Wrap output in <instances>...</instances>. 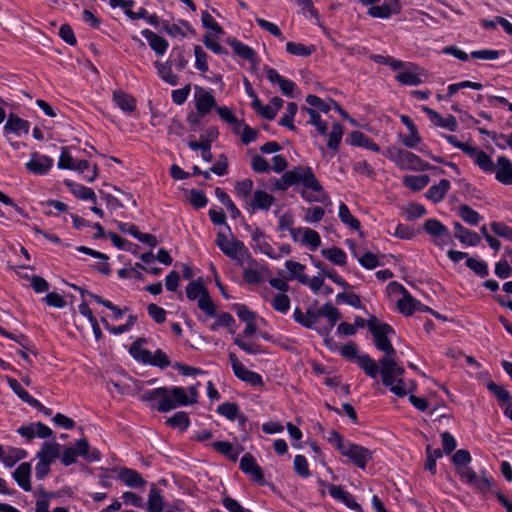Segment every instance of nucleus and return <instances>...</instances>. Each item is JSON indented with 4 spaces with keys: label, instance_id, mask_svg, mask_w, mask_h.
Returning a JSON list of instances; mask_svg holds the SVG:
<instances>
[{
    "label": "nucleus",
    "instance_id": "bf43d9fd",
    "mask_svg": "<svg viewBox=\"0 0 512 512\" xmlns=\"http://www.w3.org/2000/svg\"><path fill=\"white\" fill-rule=\"evenodd\" d=\"M71 170L78 171L83 174L88 181H92L96 177V168L91 166L87 160H76Z\"/></svg>",
    "mask_w": 512,
    "mask_h": 512
},
{
    "label": "nucleus",
    "instance_id": "79ce46f5",
    "mask_svg": "<svg viewBox=\"0 0 512 512\" xmlns=\"http://www.w3.org/2000/svg\"><path fill=\"white\" fill-rule=\"evenodd\" d=\"M6 381L11 390L28 405H37V399L32 397L22 385L14 378L6 377Z\"/></svg>",
    "mask_w": 512,
    "mask_h": 512
},
{
    "label": "nucleus",
    "instance_id": "6e6d98bb",
    "mask_svg": "<svg viewBox=\"0 0 512 512\" xmlns=\"http://www.w3.org/2000/svg\"><path fill=\"white\" fill-rule=\"evenodd\" d=\"M166 423L173 428H178L181 431L186 430L190 425V419L186 412L180 411L167 419Z\"/></svg>",
    "mask_w": 512,
    "mask_h": 512
},
{
    "label": "nucleus",
    "instance_id": "a19ab883",
    "mask_svg": "<svg viewBox=\"0 0 512 512\" xmlns=\"http://www.w3.org/2000/svg\"><path fill=\"white\" fill-rule=\"evenodd\" d=\"M321 255L331 263L338 266H344L347 262V255L345 251L338 247L322 249Z\"/></svg>",
    "mask_w": 512,
    "mask_h": 512
},
{
    "label": "nucleus",
    "instance_id": "de8ad7c7",
    "mask_svg": "<svg viewBox=\"0 0 512 512\" xmlns=\"http://www.w3.org/2000/svg\"><path fill=\"white\" fill-rule=\"evenodd\" d=\"M285 267L290 273V278L297 279L300 283L307 282V275L304 273L305 266L299 262L293 260H287Z\"/></svg>",
    "mask_w": 512,
    "mask_h": 512
},
{
    "label": "nucleus",
    "instance_id": "b1692460",
    "mask_svg": "<svg viewBox=\"0 0 512 512\" xmlns=\"http://www.w3.org/2000/svg\"><path fill=\"white\" fill-rule=\"evenodd\" d=\"M422 111L426 113V115L429 117V119L436 125L442 128H446L449 131H456L458 127V123L456 118L453 115H448L447 117H442L438 112L435 110L427 107L422 106Z\"/></svg>",
    "mask_w": 512,
    "mask_h": 512
},
{
    "label": "nucleus",
    "instance_id": "f03ea898",
    "mask_svg": "<svg viewBox=\"0 0 512 512\" xmlns=\"http://www.w3.org/2000/svg\"><path fill=\"white\" fill-rule=\"evenodd\" d=\"M273 187L280 191H285L292 186L313 192H321L322 186L317 180L313 170L308 166H295L286 171L281 178L273 180Z\"/></svg>",
    "mask_w": 512,
    "mask_h": 512
},
{
    "label": "nucleus",
    "instance_id": "dca6fc26",
    "mask_svg": "<svg viewBox=\"0 0 512 512\" xmlns=\"http://www.w3.org/2000/svg\"><path fill=\"white\" fill-rule=\"evenodd\" d=\"M290 235L295 242L306 246L311 251L317 250L321 245L319 233L308 227L291 229Z\"/></svg>",
    "mask_w": 512,
    "mask_h": 512
},
{
    "label": "nucleus",
    "instance_id": "5701e85b",
    "mask_svg": "<svg viewBox=\"0 0 512 512\" xmlns=\"http://www.w3.org/2000/svg\"><path fill=\"white\" fill-rule=\"evenodd\" d=\"M243 196L245 202L249 205V211L255 212L256 210H267L273 204V197L271 194H240Z\"/></svg>",
    "mask_w": 512,
    "mask_h": 512
},
{
    "label": "nucleus",
    "instance_id": "4d7b16f0",
    "mask_svg": "<svg viewBox=\"0 0 512 512\" xmlns=\"http://www.w3.org/2000/svg\"><path fill=\"white\" fill-rule=\"evenodd\" d=\"M298 106L294 102H290L287 104L286 112L282 116V118L279 121V125L286 127L292 131L296 130L295 125L293 124V119L297 113Z\"/></svg>",
    "mask_w": 512,
    "mask_h": 512
},
{
    "label": "nucleus",
    "instance_id": "864d4df0",
    "mask_svg": "<svg viewBox=\"0 0 512 512\" xmlns=\"http://www.w3.org/2000/svg\"><path fill=\"white\" fill-rule=\"evenodd\" d=\"M395 78L401 84L408 86H417L422 83L421 74L411 70L401 71Z\"/></svg>",
    "mask_w": 512,
    "mask_h": 512
},
{
    "label": "nucleus",
    "instance_id": "680f3d73",
    "mask_svg": "<svg viewBox=\"0 0 512 512\" xmlns=\"http://www.w3.org/2000/svg\"><path fill=\"white\" fill-rule=\"evenodd\" d=\"M126 231L135 239L149 245L150 247H155L157 245V240L154 235L140 232L138 227L135 225H130Z\"/></svg>",
    "mask_w": 512,
    "mask_h": 512
},
{
    "label": "nucleus",
    "instance_id": "2f4dec72",
    "mask_svg": "<svg viewBox=\"0 0 512 512\" xmlns=\"http://www.w3.org/2000/svg\"><path fill=\"white\" fill-rule=\"evenodd\" d=\"M293 318L295 322L302 325L305 328L313 329L318 332L319 314L317 312L303 313L299 308H296L293 312Z\"/></svg>",
    "mask_w": 512,
    "mask_h": 512
},
{
    "label": "nucleus",
    "instance_id": "9b49d317",
    "mask_svg": "<svg viewBox=\"0 0 512 512\" xmlns=\"http://www.w3.org/2000/svg\"><path fill=\"white\" fill-rule=\"evenodd\" d=\"M423 229L432 238V242L438 247L442 248L453 243L451 232L437 219H427L423 224Z\"/></svg>",
    "mask_w": 512,
    "mask_h": 512
},
{
    "label": "nucleus",
    "instance_id": "0e129e2a",
    "mask_svg": "<svg viewBox=\"0 0 512 512\" xmlns=\"http://www.w3.org/2000/svg\"><path fill=\"white\" fill-rule=\"evenodd\" d=\"M403 211L407 220L412 221L417 218H420L426 214V209L423 205L418 203H409L404 208Z\"/></svg>",
    "mask_w": 512,
    "mask_h": 512
},
{
    "label": "nucleus",
    "instance_id": "473e14b6",
    "mask_svg": "<svg viewBox=\"0 0 512 512\" xmlns=\"http://www.w3.org/2000/svg\"><path fill=\"white\" fill-rule=\"evenodd\" d=\"M30 128V123L17 115L10 114L7 122L4 125L5 133H14L20 135L21 132L28 134Z\"/></svg>",
    "mask_w": 512,
    "mask_h": 512
},
{
    "label": "nucleus",
    "instance_id": "3c124183",
    "mask_svg": "<svg viewBox=\"0 0 512 512\" xmlns=\"http://www.w3.org/2000/svg\"><path fill=\"white\" fill-rule=\"evenodd\" d=\"M286 51L292 55L308 57L314 53L315 46L290 41L286 44Z\"/></svg>",
    "mask_w": 512,
    "mask_h": 512
},
{
    "label": "nucleus",
    "instance_id": "7c9ffc66",
    "mask_svg": "<svg viewBox=\"0 0 512 512\" xmlns=\"http://www.w3.org/2000/svg\"><path fill=\"white\" fill-rule=\"evenodd\" d=\"M228 43L231 46V48L233 49V52L237 56L241 57L244 60H247L248 62H250L252 64L258 63V58H257L256 52L253 48L240 42L237 39H231L228 41Z\"/></svg>",
    "mask_w": 512,
    "mask_h": 512
},
{
    "label": "nucleus",
    "instance_id": "a211bd4d",
    "mask_svg": "<svg viewBox=\"0 0 512 512\" xmlns=\"http://www.w3.org/2000/svg\"><path fill=\"white\" fill-rule=\"evenodd\" d=\"M194 97L196 109L202 116L208 114L216 105L215 97L212 93L198 85L195 86Z\"/></svg>",
    "mask_w": 512,
    "mask_h": 512
},
{
    "label": "nucleus",
    "instance_id": "4c0bfd02",
    "mask_svg": "<svg viewBox=\"0 0 512 512\" xmlns=\"http://www.w3.org/2000/svg\"><path fill=\"white\" fill-rule=\"evenodd\" d=\"M113 100L123 112L131 113L136 109L135 98L123 91H115L113 93Z\"/></svg>",
    "mask_w": 512,
    "mask_h": 512
},
{
    "label": "nucleus",
    "instance_id": "39448f33",
    "mask_svg": "<svg viewBox=\"0 0 512 512\" xmlns=\"http://www.w3.org/2000/svg\"><path fill=\"white\" fill-rule=\"evenodd\" d=\"M369 331L371 332L375 347L384 353V356H396V350L391 343L395 331L387 323L379 321L376 317L370 318Z\"/></svg>",
    "mask_w": 512,
    "mask_h": 512
},
{
    "label": "nucleus",
    "instance_id": "e433bc0d",
    "mask_svg": "<svg viewBox=\"0 0 512 512\" xmlns=\"http://www.w3.org/2000/svg\"><path fill=\"white\" fill-rule=\"evenodd\" d=\"M451 460L458 476L462 474V472L465 471L466 469L472 468L470 466L472 457L470 452L466 449L457 450L452 456Z\"/></svg>",
    "mask_w": 512,
    "mask_h": 512
},
{
    "label": "nucleus",
    "instance_id": "c9c22d12",
    "mask_svg": "<svg viewBox=\"0 0 512 512\" xmlns=\"http://www.w3.org/2000/svg\"><path fill=\"white\" fill-rule=\"evenodd\" d=\"M349 143L353 146L364 147L374 152H379V146L361 131H353L349 136Z\"/></svg>",
    "mask_w": 512,
    "mask_h": 512
},
{
    "label": "nucleus",
    "instance_id": "6ab92c4d",
    "mask_svg": "<svg viewBox=\"0 0 512 512\" xmlns=\"http://www.w3.org/2000/svg\"><path fill=\"white\" fill-rule=\"evenodd\" d=\"M240 469L243 473L258 484L264 483V475L260 466L256 463L255 458L251 454H245L240 460Z\"/></svg>",
    "mask_w": 512,
    "mask_h": 512
},
{
    "label": "nucleus",
    "instance_id": "774afa93",
    "mask_svg": "<svg viewBox=\"0 0 512 512\" xmlns=\"http://www.w3.org/2000/svg\"><path fill=\"white\" fill-rule=\"evenodd\" d=\"M194 54H195L196 69L203 73L207 72L208 71L207 53L203 50V48L200 45H196L194 47Z\"/></svg>",
    "mask_w": 512,
    "mask_h": 512
},
{
    "label": "nucleus",
    "instance_id": "e2e57ef3",
    "mask_svg": "<svg viewBox=\"0 0 512 512\" xmlns=\"http://www.w3.org/2000/svg\"><path fill=\"white\" fill-rule=\"evenodd\" d=\"M466 266L480 277H486L489 273L488 265L483 260L469 257L466 259Z\"/></svg>",
    "mask_w": 512,
    "mask_h": 512
},
{
    "label": "nucleus",
    "instance_id": "aec40b11",
    "mask_svg": "<svg viewBox=\"0 0 512 512\" xmlns=\"http://www.w3.org/2000/svg\"><path fill=\"white\" fill-rule=\"evenodd\" d=\"M17 432L27 439H33L35 437L45 439L52 435V430L42 422L20 426Z\"/></svg>",
    "mask_w": 512,
    "mask_h": 512
},
{
    "label": "nucleus",
    "instance_id": "a18cd8bd",
    "mask_svg": "<svg viewBox=\"0 0 512 512\" xmlns=\"http://www.w3.org/2000/svg\"><path fill=\"white\" fill-rule=\"evenodd\" d=\"M430 182L428 175H407L403 178L404 185L413 191L424 189Z\"/></svg>",
    "mask_w": 512,
    "mask_h": 512
},
{
    "label": "nucleus",
    "instance_id": "0eeeda50",
    "mask_svg": "<svg viewBox=\"0 0 512 512\" xmlns=\"http://www.w3.org/2000/svg\"><path fill=\"white\" fill-rule=\"evenodd\" d=\"M78 456L90 462L99 461L101 458L100 452L97 449H90L88 442L85 439H81L76 442L75 447H69L63 451L61 462L64 466H70L76 462Z\"/></svg>",
    "mask_w": 512,
    "mask_h": 512
},
{
    "label": "nucleus",
    "instance_id": "f8f14e48",
    "mask_svg": "<svg viewBox=\"0 0 512 512\" xmlns=\"http://www.w3.org/2000/svg\"><path fill=\"white\" fill-rule=\"evenodd\" d=\"M340 453L362 470H364L368 462L372 460L371 451L350 441L342 448Z\"/></svg>",
    "mask_w": 512,
    "mask_h": 512
},
{
    "label": "nucleus",
    "instance_id": "72a5a7b5",
    "mask_svg": "<svg viewBox=\"0 0 512 512\" xmlns=\"http://www.w3.org/2000/svg\"><path fill=\"white\" fill-rule=\"evenodd\" d=\"M118 478L122 481L126 486L137 488L141 487L145 484L144 479L141 475L133 469L123 468L118 473Z\"/></svg>",
    "mask_w": 512,
    "mask_h": 512
},
{
    "label": "nucleus",
    "instance_id": "37998d69",
    "mask_svg": "<svg viewBox=\"0 0 512 512\" xmlns=\"http://www.w3.org/2000/svg\"><path fill=\"white\" fill-rule=\"evenodd\" d=\"M27 456V452L21 448L8 447L4 449V456H2L3 464L10 468L14 466L18 461L24 459Z\"/></svg>",
    "mask_w": 512,
    "mask_h": 512
},
{
    "label": "nucleus",
    "instance_id": "393cba45",
    "mask_svg": "<svg viewBox=\"0 0 512 512\" xmlns=\"http://www.w3.org/2000/svg\"><path fill=\"white\" fill-rule=\"evenodd\" d=\"M328 491L332 498L345 504L348 508L355 511L360 510V505L356 502L354 496L346 491L342 486L329 485Z\"/></svg>",
    "mask_w": 512,
    "mask_h": 512
},
{
    "label": "nucleus",
    "instance_id": "052dcab7",
    "mask_svg": "<svg viewBox=\"0 0 512 512\" xmlns=\"http://www.w3.org/2000/svg\"><path fill=\"white\" fill-rule=\"evenodd\" d=\"M458 214L466 223L472 226H476L482 219L478 212L467 205H461Z\"/></svg>",
    "mask_w": 512,
    "mask_h": 512
},
{
    "label": "nucleus",
    "instance_id": "4468645a",
    "mask_svg": "<svg viewBox=\"0 0 512 512\" xmlns=\"http://www.w3.org/2000/svg\"><path fill=\"white\" fill-rule=\"evenodd\" d=\"M229 360L235 376L254 387H261L263 385L262 376L252 370L247 369L237 358L234 353H229Z\"/></svg>",
    "mask_w": 512,
    "mask_h": 512
},
{
    "label": "nucleus",
    "instance_id": "338daca9",
    "mask_svg": "<svg viewBox=\"0 0 512 512\" xmlns=\"http://www.w3.org/2000/svg\"><path fill=\"white\" fill-rule=\"evenodd\" d=\"M271 305L276 311L286 314L290 309V299L286 294L279 293L271 300Z\"/></svg>",
    "mask_w": 512,
    "mask_h": 512
},
{
    "label": "nucleus",
    "instance_id": "7ed1b4c3",
    "mask_svg": "<svg viewBox=\"0 0 512 512\" xmlns=\"http://www.w3.org/2000/svg\"><path fill=\"white\" fill-rule=\"evenodd\" d=\"M145 401H156V409L160 412H168L179 406H188L187 391L183 387H159L145 392Z\"/></svg>",
    "mask_w": 512,
    "mask_h": 512
},
{
    "label": "nucleus",
    "instance_id": "ddd939ff",
    "mask_svg": "<svg viewBox=\"0 0 512 512\" xmlns=\"http://www.w3.org/2000/svg\"><path fill=\"white\" fill-rule=\"evenodd\" d=\"M318 314V332L321 335H329L341 317L339 310L331 303H326L318 310Z\"/></svg>",
    "mask_w": 512,
    "mask_h": 512
},
{
    "label": "nucleus",
    "instance_id": "423d86ee",
    "mask_svg": "<svg viewBox=\"0 0 512 512\" xmlns=\"http://www.w3.org/2000/svg\"><path fill=\"white\" fill-rule=\"evenodd\" d=\"M251 239L254 251L261 253L272 260H279L283 256H288L292 251L289 244L279 246L278 250L274 249L260 229H255L252 232Z\"/></svg>",
    "mask_w": 512,
    "mask_h": 512
},
{
    "label": "nucleus",
    "instance_id": "603ef678",
    "mask_svg": "<svg viewBox=\"0 0 512 512\" xmlns=\"http://www.w3.org/2000/svg\"><path fill=\"white\" fill-rule=\"evenodd\" d=\"M417 304H419V301L413 298L409 292L397 301L399 311L407 316L412 315L416 311Z\"/></svg>",
    "mask_w": 512,
    "mask_h": 512
},
{
    "label": "nucleus",
    "instance_id": "ea45409f",
    "mask_svg": "<svg viewBox=\"0 0 512 512\" xmlns=\"http://www.w3.org/2000/svg\"><path fill=\"white\" fill-rule=\"evenodd\" d=\"M356 363L371 378H376L380 372L377 362L366 353L360 354Z\"/></svg>",
    "mask_w": 512,
    "mask_h": 512
},
{
    "label": "nucleus",
    "instance_id": "c85d7f7f",
    "mask_svg": "<svg viewBox=\"0 0 512 512\" xmlns=\"http://www.w3.org/2000/svg\"><path fill=\"white\" fill-rule=\"evenodd\" d=\"M61 445L56 441L43 442L41 449L37 452V459L53 463L60 456Z\"/></svg>",
    "mask_w": 512,
    "mask_h": 512
},
{
    "label": "nucleus",
    "instance_id": "58836bf2",
    "mask_svg": "<svg viewBox=\"0 0 512 512\" xmlns=\"http://www.w3.org/2000/svg\"><path fill=\"white\" fill-rule=\"evenodd\" d=\"M145 342L144 339H137L130 347L131 356L138 362L143 364H149L151 362L152 352L142 348V344Z\"/></svg>",
    "mask_w": 512,
    "mask_h": 512
},
{
    "label": "nucleus",
    "instance_id": "412c9836",
    "mask_svg": "<svg viewBox=\"0 0 512 512\" xmlns=\"http://www.w3.org/2000/svg\"><path fill=\"white\" fill-rule=\"evenodd\" d=\"M401 6L398 0H390L383 5H374L368 9V15L373 18L387 19L391 15L400 13Z\"/></svg>",
    "mask_w": 512,
    "mask_h": 512
},
{
    "label": "nucleus",
    "instance_id": "5fc2aeb1",
    "mask_svg": "<svg viewBox=\"0 0 512 512\" xmlns=\"http://www.w3.org/2000/svg\"><path fill=\"white\" fill-rule=\"evenodd\" d=\"M216 111H217L219 117L223 121L234 126V131L236 133L239 132V130L242 126V122L238 120V118L235 116V114L228 107H226V106L217 107Z\"/></svg>",
    "mask_w": 512,
    "mask_h": 512
},
{
    "label": "nucleus",
    "instance_id": "c756f323",
    "mask_svg": "<svg viewBox=\"0 0 512 512\" xmlns=\"http://www.w3.org/2000/svg\"><path fill=\"white\" fill-rule=\"evenodd\" d=\"M455 238L466 246H477L481 242L480 236L471 230L466 229L461 223H454Z\"/></svg>",
    "mask_w": 512,
    "mask_h": 512
},
{
    "label": "nucleus",
    "instance_id": "6e6552de",
    "mask_svg": "<svg viewBox=\"0 0 512 512\" xmlns=\"http://www.w3.org/2000/svg\"><path fill=\"white\" fill-rule=\"evenodd\" d=\"M186 296L189 300H197L199 309L207 316H215V304L201 282H190L186 287Z\"/></svg>",
    "mask_w": 512,
    "mask_h": 512
},
{
    "label": "nucleus",
    "instance_id": "1a4fd4ad",
    "mask_svg": "<svg viewBox=\"0 0 512 512\" xmlns=\"http://www.w3.org/2000/svg\"><path fill=\"white\" fill-rule=\"evenodd\" d=\"M216 244L227 257L236 260L240 264H244L245 259L250 258V252L243 242L229 240L223 233H218Z\"/></svg>",
    "mask_w": 512,
    "mask_h": 512
},
{
    "label": "nucleus",
    "instance_id": "69168bd1",
    "mask_svg": "<svg viewBox=\"0 0 512 512\" xmlns=\"http://www.w3.org/2000/svg\"><path fill=\"white\" fill-rule=\"evenodd\" d=\"M487 388L499 401L503 402V406L512 401L510 393L503 386L492 382L487 385Z\"/></svg>",
    "mask_w": 512,
    "mask_h": 512
},
{
    "label": "nucleus",
    "instance_id": "f704fd0d",
    "mask_svg": "<svg viewBox=\"0 0 512 512\" xmlns=\"http://www.w3.org/2000/svg\"><path fill=\"white\" fill-rule=\"evenodd\" d=\"M215 321L209 325L211 331H217L221 327L228 329L229 333L234 334L236 331L235 320L228 312L215 313Z\"/></svg>",
    "mask_w": 512,
    "mask_h": 512
},
{
    "label": "nucleus",
    "instance_id": "cd10ccee",
    "mask_svg": "<svg viewBox=\"0 0 512 512\" xmlns=\"http://www.w3.org/2000/svg\"><path fill=\"white\" fill-rule=\"evenodd\" d=\"M496 179L506 185L512 184V162L505 156H501L497 160L495 166Z\"/></svg>",
    "mask_w": 512,
    "mask_h": 512
},
{
    "label": "nucleus",
    "instance_id": "bb28decb",
    "mask_svg": "<svg viewBox=\"0 0 512 512\" xmlns=\"http://www.w3.org/2000/svg\"><path fill=\"white\" fill-rule=\"evenodd\" d=\"M31 470L32 468L30 463L23 462L12 473L13 479L16 481L18 486L26 492H29L32 489L30 481Z\"/></svg>",
    "mask_w": 512,
    "mask_h": 512
},
{
    "label": "nucleus",
    "instance_id": "8fccbe9b",
    "mask_svg": "<svg viewBox=\"0 0 512 512\" xmlns=\"http://www.w3.org/2000/svg\"><path fill=\"white\" fill-rule=\"evenodd\" d=\"M212 447L219 452L220 454L224 455L228 459L232 461H237L239 457V451H237L234 446L227 441H217L212 444Z\"/></svg>",
    "mask_w": 512,
    "mask_h": 512
},
{
    "label": "nucleus",
    "instance_id": "f257e3e1",
    "mask_svg": "<svg viewBox=\"0 0 512 512\" xmlns=\"http://www.w3.org/2000/svg\"><path fill=\"white\" fill-rule=\"evenodd\" d=\"M382 382L390 391L399 397H404L415 389L413 381L405 382L401 376L405 370L398 364L397 357L383 356L379 360Z\"/></svg>",
    "mask_w": 512,
    "mask_h": 512
},
{
    "label": "nucleus",
    "instance_id": "20e7f679",
    "mask_svg": "<svg viewBox=\"0 0 512 512\" xmlns=\"http://www.w3.org/2000/svg\"><path fill=\"white\" fill-rule=\"evenodd\" d=\"M382 153L402 170L425 171L430 168L419 156L400 147L390 146Z\"/></svg>",
    "mask_w": 512,
    "mask_h": 512
},
{
    "label": "nucleus",
    "instance_id": "2eb2a0df",
    "mask_svg": "<svg viewBox=\"0 0 512 512\" xmlns=\"http://www.w3.org/2000/svg\"><path fill=\"white\" fill-rule=\"evenodd\" d=\"M243 265V278L249 284H259L268 272L267 265L264 262L255 260L251 254L250 258L245 259Z\"/></svg>",
    "mask_w": 512,
    "mask_h": 512
},
{
    "label": "nucleus",
    "instance_id": "4be33fe9",
    "mask_svg": "<svg viewBox=\"0 0 512 512\" xmlns=\"http://www.w3.org/2000/svg\"><path fill=\"white\" fill-rule=\"evenodd\" d=\"M53 165V159L39 153H33L31 159L26 163L28 171L34 174H45Z\"/></svg>",
    "mask_w": 512,
    "mask_h": 512
},
{
    "label": "nucleus",
    "instance_id": "f3484780",
    "mask_svg": "<svg viewBox=\"0 0 512 512\" xmlns=\"http://www.w3.org/2000/svg\"><path fill=\"white\" fill-rule=\"evenodd\" d=\"M400 120L409 131L408 135L400 136L401 142L406 148L417 149L422 144V137L419 134L417 126L407 115H400Z\"/></svg>",
    "mask_w": 512,
    "mask_h": 512
},
{
    "label": "nucleus",
    "instance_id": "49530a36",
    "mask_svg": "<svg viewBox=\"0 0 512 512\" xmlns=\"http://www.w3.org/2000/svg\"><path fill=\"white\" fill-rule=\"evenodd\" d=\"M338 216L340 220L349 228L353 230H359L361 224L358 219H356L350 212L349 208L344 204L340 203Z\"/></svg>",
    "mask_w": 512,
    "mask_h": 512
},
{
    "label": "nucleus",
    "instance_id": "a878e982",
    "mask_svg": "<svg viewBox=\"0 0 512 512\" xmlns=\"http://www.w3.org/2000/svg\"><path fill=\"white\" fill-rule=\"evenodd\" d=\"M141 35L148 41L150 48L157 55L162 56L166 53L169 47V43L165 38L159 36L149 29L142 30Z\"/></svg>",
    "mask_w": 512,
    "mask_h": 512
},
{
    "label": "nucleus",
    "instance_id": "13d9d810",
    "mask_svg": "<svg viewBox=\"0 0 512 512\" xmlns=\"http://www.w3.org/2000/svg\"><path fill=\"white\" fill-rule=\"evenodd\" d=\"M343 126L339 123H334L332 126V130L329 133L328 147L334 152L338 151L341 139L343 136Z\"/></svg>",
    "mask_w": 512,
    "mask_h": 512
},
{
    "label": "nucleus",
    "instance_id": "09e8293b",
    "mask_svg": "<svg viewBox=\"0 0 512 512\" xmlns=\"http://www.w3.org/2000/svg\"><path fill=\"white\" fill-rule=\"evenodd\" d=\"M163 499L160 491L156 487H152L148 495L147 512H162Z\"/></svg>",
    "mask_w": 512,
    "mask_h": 512
},
{
    "label": "nucleus",
    "instance_id": "9d476101",
    "mask_svg": "<svg viewBox=\"0 0 512 512\" xmlns=\"http://www.w3.org/2000/svg\"><path fill=\"white\" fill-rule=\"evenodd\" d=\"M459 477L463 483L482 495L488 494L493 485V478L485 469H482L479 474L473 468L466 469Z\"/></svg>",
    "mask_w": 512,
    "mask_h": 512
},
{
    "label": "nucleus",
    "instance_id": "c03bdc74",
    "mask_svg": "<svg viewBox=\"0 0 512 512\" xmlns=\"http://www.w3.org/2000/svg\"><path fill=\"white\" fill-rule=\"evenodd\" d=\"M154 65L157 69L158 75L163 81L173 86L178 84V77L172 72L171 64L169 61L165 63L156 61Z\"/></svg>",
    "mask_w": 512,
    "mask_h": 512
}]
</instances>
